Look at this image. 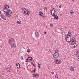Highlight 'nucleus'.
Here are the masks:
<instances>
[{
	"instance_id": "obj_1",
	"label": "nucleus",
	"mask_w": 79,
	"mask_h": 79,
	"mask_svg": "<svg viewBox=\"0 0 79 79\" xmlns=\"http://www.w3.org/2000/svg\"><path fill=\"white\" fill-rule=\"evenodd\" d=\"M66 40L67 42H69L71 40V37L69 35H68L65 37Z\"/></svg>"
},
{
	"instance_id": "obj_2",
	"label": "nucleus",
	"mask_w": 79,
	"mask_h": 79,
	"mask_svg": "<svg viewBox=\"0 0 79 79\" xmlns=\"http://www.w3.org/2000/svg\"><path fill=\"white\" fill-rule=\"evenodd\" d=\"M15 42V40L13 38H10L8 41V44L12 45L13 42Z\"/></svg>"
},
{
	"instance_id": "obj_3",
	"label": "nucleus",
	"mask_w": 79,
	"mask_h": 79,
	"mask_svg": "<svg viewBox=\"0 0 79 79\" xmlns=\"http://www.w3.org/2000/svg\"><path fill=\"white\" fill-rule=\"evenodd\" d=\"M51 15L52 16H54L56 15V12L55 10H52L51 11Z\"/></svg>"
},
{
	"instance_id": "obj_4",
	"label": "nucleus",
	"mask_w": 79,
	"mask_h": 79,
	"mask_svg": "<svg viewBox=\"0 0 79 79\" xmlns=\"http://www.w3.org/2000/svg\"><path fill=\"white\" fill-rule=\"evenodd\" d=\"M59 56V54L58 52H55L53 54V57L54 58H57Z\"/></svg>"
},
{
	"instance_id": "obj_5",
	"label": "nucleus",
	"mask_w": 79,
	"mask_h": 79,
	"mask_svg": "<svg viewBox=\"0 0 79 79\" xmlns=\"http://www.w3.org/2000/svg\"><path fill=\"white\" fill-rule=\"evenodd\" d=\"M22 10L23 11V14L24 15H26L27 14V13H26V10H26V9L24 7H23L22 8Z\"/></svg>"
},
{
	"instance_id": "obj_6",
	"label": "nucleus",
	"mask_w": 79,
	"mask_h": 79,
	"mask_svg": "<svg viewBox=\"0 0 79 79\" xmlns=\"http://www.w3.org/2000/svg\"><path fill=\"white\" fill-rule=\"evenodd\" d=\"M4 11L6 13V16H8L9 15V13L8 12V9L6 8H5L4 9Z\"/></svg>"
},
{
	"instance_id": "obj_7",
	"label": "nucleus",
	"mask_w": 79,
	"mask_h": 79,
	"mask_svg": "<svg viewBox=\"0 0 79 79\" xmlns=\"http://www.w3.org/2000/svg\"><path fill=\"white\" fill-rule=\"evenodd\" d=\"M1 17L2 18V19H4V20H6V18L5 17V15H3V14H1Z\"/></svg>"
},
{
	"instance_id": "obj_8",
	"label": "nucleus",
	"mask_w": 79,
	"mask_h": 79,
	"mask_svg": "<svg viewBox=\"0 0 79 79\" xmlns=\"http://www.w3.org/2000/svg\"><path fill=\"white\" fill-rule=\"evenodd\" d=\"M56 64H58L60 63V62H61V60L59 59H57L56 60Z\"/></svg>"
},
{
	"instance_id": "obj_9",
	"label": "nucleus",
	"mask_w": 79,
	"mask_h": 79,
	"mask_svg": "<svg viewBox=\"0 0 79 79\" xmlns=\"http://www.w3.org/2000/svg\"><path fill=\"white\" fill-rule=\"evenodd\" d=\"M29 58H30V59H29ZM28 59H29V60L30 61H32V57H28L27 59L26 60V62H27V61H28Z\"/></svg>"
},
{
	"instance_id": "obj_10",
	"label": "nucleus",
	"mask_w": 79,
	"mask_h": 79,
	"mask_svg": "<svg viewBox=\"0 0 79 79\" xmlns=\"http://www.w3.org/2000/svg\"><path fill=\"white\" fill-rule=\"evenodd\" d=\"M35 35L36 37H39V33H38L37 31H35Z\"/></svg>"
},
{
	"instance_id": "obj_11",
	"label": "nucleus",
	"mask_w": 79,
	"mask_h": 79,
	"mask_svg": "<svg viewBox=\"0 0 79 79\" xmlns=\"http://www.w3.org/2000/svg\"><path fill=\"white\" fill-rule=\"evenodd\" d=\"M17 67V68H20V64L19 63H17L16 64Z\"/></svg>"
},
{
	"instance_id": "obj_12",
	"label": "nucleus",
	"mask_w": 79,
	"mask_h": 79,
	"mask_svg": "<svg viewBox=\"0 0 79 79\" xmlns=\"http://www.w3.org/2000/svg\"><path fill=\"white\" fill-rule=\"evenodd\" d=\"M8 12L9 15H11L12 13V12H11V10L10 9H9L8 10Z\"/></svg>"
},
{
	"instance_id": "obj_13",
	"label": "nucleus",
	"mask_w": 79,
	"mask_h": 79,
	"mask_svg": "<svg viewBox=\"0 0 79 79\" xmlns=\"http://www.w3.org/2000/svg\"><path fill=\"white\" fill-rule=\"evenodd\" d=\"M10 68H9L8 67L6 69V71H7V72H10Z\"/></svg>"
},
{
	"instance_id": "obj_14",
	"label": "nucleus",
	"mask_w": 79,
	"mask_h": 79,
	"mask_svg": "<svg viewBox=\"0 0 79 79\" xmlns=\"http://www.w3.org/2000/svg\"><path fill=\"white\" fill-rule=\"evenodd\" d=\"M70 69L71 70V71H74V67L73 66H72L71 67Z\"/></svg>"
},
{
	"instance_id": "obj_15",
	"label": "nucleus",
	"mask_w": 79,
	"mask_h": 79,
	"mask_svg": "<svg viewBox=\"0 0 79 79\" xmlns=\"http://www.w3.org/2000/svg\"><path fill=\"white\" fill-rule=\"evenodd\" d=\"M39 15H40V16H43L44 15V14H43V13L41 12L40 11L39 13Z\"/></svg>"
},
{
	"instance_id": "obj_16",
	"label": "nucleus",
	"mask_w": 79,
	"mask_h": 79,
	"mask_svg": "<svg viewBox=\"0 0 79 79\" xmlns=\"http://www.w3.org/2000/svg\"><path fill=\"white\" fill-rule=\"evenodd\" d=\"M77 46V44H76L74 43L73 44V48H75V47H76Z\"/></svg>"
},
{
	"instance_id": "obj_17",
	"label": "nucleus",
	"mask_w": 79,
	"mask_h": 79,
	"mask_svg": "<svg viewBox=\"0 0 79 79\" xmlns=\"http://www.w3.org/2000/svg\"><path fill=\"white\" fill-rule=\"evenodd\" d=\"M4 7H5V8L7 9V8H9V6H8V5H6L4 6Z\"/></svg>"
},
{
	"instance_id": "obj_18",
	"label": "nucleus",
	"mask_w": 79,
	"mask_h": 79,
	"mask_svg": "<svg viewBox=\"0 0 79 79\" xmlns=\"http://www.w3.org/2000/svg\"><path fill=\"white\" fill-rule=\"evenodd\" d=\"M68 34H69V35H70V36H71V35H72V34L71 33V31H68Z\"/></svg>"
},
{
	"instance_id": "obj_19",
	"label": "nucleus",
	"mask_w": 79,
	"mask_h": 79,
	"mask_svg": "<svg viewBox=\"0 0 79 79\" xmlns=\"http://www.w3.org/2000/svg\"><path fill=\"white\" fill-rule=\"evenodd\" d=\"M55 17L54 18V19H57L58 18V15H56L55 16Z\"/></svg>"
},
{
	"instance_id": "obj_20",
	"label": "nucleus",
	"mask_w": 79,
	"mask_h": 79,
	"mask_svg": "<svg viewBox=\"0 0 79 79\" xmlns=\"http://www.w3.org/2000/svg\"><path fill=\"white\" fill-rule=\"evenodd\" d=\"M26 11L28 15H29V14H30V12H29V11L28 10H26Z\"/></svg>"
},
{
	"instance_id": "obj_21",
	"label": "nucleus",
	"mask_w": 79,
	"mask_h": 79,
	"mask_svg": "<svg viewBox=\"0 0 79 79\" xmlns=\"http://www.w3.org/2000/svg\"><path fill=\"white\" fill-rule=\"evenodd\" d=\"M70 13L71 14H73V13H74V12H73V10H71L70 11Z\"/></svg>"
},
{
	"instance_id": "obj_22",
	"label": "nucleus",
	"mask_w": 79,
	"mask_h": 79,
	"mask_svg": "<svg viewBox=\"0 0 79 79\" xmlns=\"http://www.w3.org/2000/svg\"><path fill=\"white\" fill-rule=\"evenodd\" d=\"M39 76V74L37 73L36 74H35V77H37V78Z\"/></svg>"
},
{
	"instance_id": "obj_23",
	"label": "nucleus",
	"mask_w": 79,
	"mask_h": 79,
	"mask_svg": "<svg viewBox=\"0 0 79 79\" xmlns=\"http://www.w3.org/2000/svg\"><path fill=\"white\" fill-rule=\"evenodd\" d=\"M15 47H16V45L15 44H14L13 45L11 46V48H15Z\"/></svg>"
},
{
	"instance_id": "obj_24",
	"label": "nucleus",
	"mask_w": 79,
	"mask_h": 79,
	"mask_svg": "<svg viewBox=\"0 0 79 79\" xmlns=\"http://www.w3.org/2000/svg\"><path fill=\"white\" fill-rule=\"evenodd\" d=\"M55 77L56 79H57V78H58V75H57V74L55 76Z\"/></svg>"
},
{
	"instance_id": "obj_25",
	"label": "nucleus",
	"mask_w": 79,
	"mask_h": 79,
	"mask_svg": "<svg viewBox=\"0 0 79 79\" xmlns=\"http://www.w3.org/2000/svg\"><path fill=\"white\" fill-rule=\"evenodd\" d=\"M17 23H18V24H21V23L19 21H17Z\"/></svg>"
},
{
	"instance_id": "obj_26",
	"label": "nucleus",
	"mask_w": 79,
	"mask_h": 79,
	"mask_svg": "<svg viewBox=\"0 0 79 79\" xmlns=\"http://www.w3.org/2000/svg\"><path fill=\"white\" fill-rule=\"evenodd\" d=\"M27 52H28V53H29V52H31V50H30V49H28L27 50Z\"/></svg>"
},
{
	"instance_id": "obj_27",
	"label": "nucleus",
	"mask_w": 79,
	"mask_h": 79,
	"mask_svg": "<svg viewBox=\"0 0 79 79\" xmlns=\"http://www.w3.org/2000/svg\"><path fill=\"white\" fill-rule=\"evenodd\" d=\"M56 52L55 53H58L59 52V51L58 50V49H56Z\"/></svg>"
},
{
	"instance_id": "obj_28",
	"label": "nucleus",
	"mask_w": 79,
	"mask_h": 79,
	"mask_svg": "<svg viewBox=\"0 0 79 79\" xmlns=\"http://www.w3.org/2000/svg\"><path fill=\"white\" fill-rule=\"evenodd\" d=\"M31 64H32V65H33V66H35V65L34 64V63H33V62H31Z\"/></svg>"
},
{
	"instance_id": "obj_29",
	"label": "nucleus",
	"mask_w": 79,
	"mask_h": 79,
	"mask_svg": "<svg viewBox=\"0 0 79 79\" xmlns=\"http://www.w3.org/2000/svg\"><path fill=\"white\" fill-rule=\"evenodd\" d=\"M38 66L39 68H40V64L39 63L38 64Z\"/></svg>"
},
{
	"instance_id": "obj_30",
	"label": "nucleus",
	"mask_w": 79,
	"mask_h": 79,
	"mask_svg": "<svg viewBox=\"0 0 79 79\" xmlns=\"http://www.w3.org/2000/svg\"><path fill=\"white\" fill-rule=\"evenodd\" d=\"M33 77H35V73H34L32 74Z\"/></svg>"
},
{
	"instance_id": "obj_31",
	"label": "nucleus",
	"mask_w": 79,
	"mask_h": 79,
	"mask_svg": "<svg viewBox=\"0 0 79 79\" xmlns=\"http://www.w3.org/2000/svg\"><path fill=\"white\" fill-rule=\"evenodd\" d=\"M75 40H74L72 39V41L71 44H72V43H73V42H74V41H75Z\"/></svg>"
},
{
	"instance_id": "obj_32",
	"label": "nucleus",
	"mask_w": 79,
	"mask_h": 79,
	"mask_svg": "<svg viewBox=\"0 0 79 79\" xmlns=\"http://www.w3.org/2000/svg\"><path fill=\"white\" fill-rule=\"evenodd\" d=\"M21 60H24L23 59V56H21Z\"/></svg>"
},
{
	"instance_id": "obj_33",
	"label": "nucleus",
	"mask_w": 79,
	"mask_h": 79,
	"mask_svg": "<svg viewBox=\"0 0 79 79\" xmlns=\"http://www.w3.org/2000/svg\"><path fill=\"white\" fill-rule=\"evenodd\" d=\"M35 69L33 70L32 71V72L33 73H34V72H35Z\"/></svg>"
},
{
	"instance_id": "obj_34",
	"label": "nucleus",
	"mask_w": 79,
	"mask_h": 79,
	"mask_svg": "<svg viewBox=\"0 0 79 79\" xmlns=\"http://www.w3.org/2000/svg\"><path fill=\"white\" fill-rule=\"evenodd\" d=\"M50 26H51V27H53V24H50Z\"/></svg>"
},
{
	"instance_id": "obj_35",
	"label": "nucleus",
	"mask_w": 79,
	"mask_h": 79,
	"mask_svg": "<svg viewBox=\"0 0 79 79\" xmlns=\"http://www.w3.org/2000/svg\"><path fill=\"white\" fill-rule=\"evenodd\" d=\"M8 17H9V18H10V17H11V15H10V14H9V15H8Z\"/></svg>"
},
{
	"instance_id": "obj_36",
	"label": "nucleus",
	"mask_w": 79,
	"mask_h": 79,
	"mask_svg": "<svg viewBox=\"0 0 79 79\" xmlns=\"http://www.w3.org/2000/svg\"><path fill=\"white\" fill-rule=\"evenodd\" d=\"M77 53L78 54V55H79V51H78L77 52Z\"/></svg>"
},
{
	"instance_id": "obj_37",
	"label": "nucleus",
	"mask_w": 79,
	"mask_h": 79,
	"mask_svg": "<svg viewBox=\"0 0 79 79\" xmlns=\"http://www.w3.org/2000/svg\"><path fill=\"white\" fill-rule=\"evenodd\" d=\"M44 34H47V32H46V31H44Z\"/></svg>"
},
{
	"instance_id": "obj_38",
	"label": "nucleus",
	"mask_w": 79,
	"mask_h": 79,
	"mask_svg": "<svg viewBox=\"0 0 79 79\" xmlns=\"http://www.w3.org/2000/svg\"><path fill=\"white\" fill-rule=\"evenodd\" d=\"M59 7L60 8H61V6H59Z\"/></svg>"
},
{
	"instance_id": "obj_39",
	"label": "nucleus",
	"mask_w": 79,
	"mask_h": 79,
	"mask_svg": "<svg viewBox=\"0 0 79 79\" xmlns=\"http://www.w3.org/2000/svg\"><path fill=\"white\" fill-rule=\"evenodd\" d=\"M45 10H47V7H45Z\"/></svg>"
},
{
	"instance_id": "obj_40",
	"label": "nucleus",
	"mask_w": 79,
	"mask_h": 79,
	"mask_svg": "<svg viewBox=\"0 0 79 79\" xmlns=\"http://www.w3.org/2000/svg\"><path fill=\"white\" fill-rule=\"evenodd\" d=\"M2 13V12L1 11H0V14H1Z\"/></svg>"
},
{
	"instance_id": "obj_41",
	"label": "nucleus",
	"mask_w": 79,
	"mask_h": 79,
	"mask_svg": "<svg viewBox=\"0 0 79 79\" xmlns=\"http://www.w3.org/2000/svg\"><path fill=\"white\" fill-rule=\"evenodd\" d=\"M49 52H51L52 51L51 50H49Z\"/></svg>"
},
{
	"instance_id": "obj_42",
	"label": "nucleus",
	"mask_w": 79,
	"mask_h": 79,
	"mask_svg": "<svg viewBox=\"0 0 79 79\" xmlns=\"http://www.w3.org/2000/svg\"><path fill=\"white\" fill-rule=\"evenodd\" d=\"M78 59L79 60V56H78Z\"/></svg>"
},
{
	"instance_id": "obj_43",
	"label": "nucleus",
	"mask_w": 79,
	"mask_h": 79,
	"mask_svg": "<svg viewBox=\"0 0 79 79\" xmlns=\"http://www.w3.org/2000/svg\"><path fill=\"white\" fill-rule=\"evenodd\" d=\"M76 42V41H75H75H74V42H73L75 43V42Z\"/></svg>"
},
{
	"instance_id": "obj_44",
	"label": "nucleus",
	"mask_w": 79,
	"mask_h": 79,
	"mask_svg": "<svg viewBox=\"0 0 79 79\" xmlns=\"http://www.w3.org/2000/svg\"><path fill=\"white\" fill-rule=\"evenodd\" d=\"M44 0V1H45V0Z\"/></svg>"
},
{
	"instance_id": "obj_45",
	"label": "nucleus",
	"mask_w": 79,
	"mask_h": 79,
	"mask_svg": "<svg viewBox=\"0 0 79 79\" xmlns=\"http://www.w3.org/2000/svg\"><path fill=\"white\" fill-rule=\"evenodd\" d=\"M60 15H61V14H60Z\"/></svg>"
},
{
	"instance_id": "obj_46",
	"label": "nucleus",
	"mask_w": 79,
	"mask_h": 79,
	"mask_svg": "<svg viewBox=\"0 0 79 79\" xmlns=\"http://www.w3.org/2000/svg\"><path fill=\"white\" fill-rule=\"evenodd\" d=\"M60 15H61V14H60Z\"/></svg>"
}]
</instances>
